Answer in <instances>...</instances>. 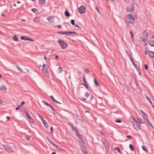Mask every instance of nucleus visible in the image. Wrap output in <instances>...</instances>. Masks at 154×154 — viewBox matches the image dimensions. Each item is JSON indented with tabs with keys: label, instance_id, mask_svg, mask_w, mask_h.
<instances>
[{
	"label": "nucleus",
	"instance_id": "ddd939ff",
	"mask_svg": "<svg viewBox=\"0 0 154 154\" xmlns=\"http://www.w3.org/2000/svg\"><path fill=\"white\" fill-rule=\"evenodd\" d=\"M146 122H147V123L150 125V126L151 127H152L154 129V128L153 127V126H152V125L151 123V122H150V121H149V120L148 117L146 118V119H145L144 120Z\"/></svg>",
	"mask_w": 154,
	"mask_h": 154
},
{
	"label": "nucleus",
	"instance_id": "e433bc0d",
	"mask_svg": "<svg viewBox=\"0 0 154 154\" xmlns=\"http://www.w3.org/2000/svg\"><path fill=\"white\" fill-rule=\"evenodd\" d=\"M83 79V82L86 84H87V82L86 81V80L85 77V75H84Z\"/></svg>",
	"mask_w": 154,
	"mask_h": 154
},
{
	"label": "nucleus",
	"instance_id": "37998d69",
	"mask_svg": "<svg viewBox=\"0 0 154 154\" xmlns=\"http://www.w3.org/2000/svg\"><path fill=\"white\" fill-rule=\"evenodd\" d=\"M115 122H118V123H120L122 122V121L120 119H118L117 120H115Z\"/></svg>",
	"mask_w": 154,
	"mask_h": 154
},
{
	"label": "nucleus",
	"instance_id": "6e6552de",
	"mask_svg": "<svg viewBox=\"0 0 154 154\" xmlns=\"http://www.w3.org/2000/svg\"><path fill=\"white\" fill-rule=\"evenodd\" d=\"M85 7L84 6L82 5L78 8V11L80 14H83L85 12Z\"/></svg>",
	"mask_w": 154,
	"mask_h": 154
},
{
	"label": "nucleus",
	"instance_id": "ea45409f",
	"mask_svg": "<svg viewBox=\"0 0 154 154\" xmlns=\"http://www.w3.org/2000/svg\"><path fill=\"white\" fill-rule=\"evenodd\" d=\"M81 149L84 154H88V153L86 150H83L82 149Z\"/></svg>",
	"mask_w": 154,
	"mask_h": 154
},
{
	"label": "nucleus",
	"instance_id": "f3484780",
	"mask_svg": "<svg viewBox=\"0 0 154 154\" xmlns=\"http://www.w3.org/2000/svg\"><path fill=\"white\" fill-rule=\"evenodd\" d=\"M39 2L40 5H43L45 3V0H39Z\"/></svg>",
	"mask_w": 154,
	"mask_h": 154
},
{
	"label": "nucleus",
	"instance_id": "8fccbe9b",
	"mask_svg": "<svg viewBox=\"0 0 154 154\" xmlns=\"http://www.w3.org/2000/svg\"><path fill=\"white\" fill-rule=\"evenodd\" d=\"M126 137L128 138L129 139H131L132 138V137L131 136H130V135H127L126 136Z\"/></svg>",
	"mask_w": 154,
	"mask_h": 154
},
{
	"label": "nucleus",
	"instance_id": "a211bd4d",
	"mask_svg": "<svg viewBox=\"0 0 154 154\" xmlns=\"http://www.w3.org/2000/svg\"><path fill=\"white\" fill-rule=\"evenodd\" d=\"M72 131L75 133V134L79 133L75 127H73L72 128Z\"/></svg>",
	"mask_w": 154,
	"mask_h": 154
},
{
	"label": "nucleus",
	"instance_id": "052dcab7",
	"mask_svg": "<svg viewBox=\"0 0 154 154\" xmlns=\"http://www.w3.org/2000/svg\"><path fill=\"white\" fill-rule=\"evenodd\" d=\"M125 52H126V54H127V55L129 56H130L131 55L129 54V53L128 52V51L126 50Z\"/></svg>",
	"mask_w": 154,
	"mask_h": 154
},
{
	"label": "nucleus",
	"instance_id": "a878e982",
	"mask_svg": "<svg viewBox=\"0 0 154 154\" xmlns=\"http://www.w3.org/2000/svg\"><path fill=\"white\" fill-rule=\"evenodd\" d=\"M149 44L151 46H154V41H151L149 42Z\"/></svg>",
	"mask_w": 154,
	"mask_h": 154
},
{
	"label": "nucleus",
	"instance_id": "680f3d73",
	"mask_svg": "<svg viewBox=\"0 0 154 154\" xmlns=\"http://www.w3.org/2000/svg\"><path fill=\"white\" fill-rule=\"evenodd\" d=\"M144 67H145V68L146 69V70H147L148 69V67L146 65H145V66H144Z\"/></svg>",
	"mask_w": 154,
	"mask_h": 154
},
{
	"label": "nucleus",
	"instance_id": "9b49d317",
	"mask_svg": "<svg viewBox=\"0 0 154 154\" xmlns=\"http://www.w3.org/2000/svg\"><path fill=\"white\" fill-rule=\"evenodd\" d=\"M103 143L104 146H105L106 150H108L109 149V145L107 140H104L103 141Z\"/></svg>",
	"mask_w": 154,
	"mask_h": 154
},
{
	"label": "nucleus",
	"instance_id": "cd10ccee",
	"mask_svg": "<svg viewBox=\"0 0 154 154\" xmlns=\"http://www.w3.org/2000/svg\"><path fill=\"white\" fill-rule=\"evenodd\" d=\"M129 147L131 150L134 151V147L132 145L130 144L129 145Z\"/></svg>",
	"mask_w": 154,
	"mask_h": 154
},
{
	"label": "nucleus",
	"instance_id": "864d4df0",
	"mask_svg": "<svg viewBox=\"0 0 154 154\" xmlns=\"http://www.w3.org/2000/svg\"><path fill=\"white\" fill-rule=\"evenodd\" d=\"M139 122H140V123H142V124L144 123V122H143V120L141 119H139Z\"/></svg>",
	"mask_w": 154,
	"mask_h": 154
},
{
	"label": "nucleus",
	"instance_id": "6ab92c4d",
	"mask_svg": "<svg viewBox=\"0 0 154 154\" xmlns=\"http://www.w3.org/2000/svg\"><path fill=\"white\" fill-rule=\"evenodd\" d=\"M42 122L43 123L44 126L45 127L47 128V127H48L49 125H48V123L47 122H46L45 121V120H44V121L43 120V121Z\"/></svg>",
	"mask_w": 154,
	"mask_h": 154
},
{
	"label": "nucleus",
	"instance_id": "20e7f679",
	"mask_svg": "<svg viewBox=\"0 0 154 154\" xmlns=\"http://www.w3.org/2000/svg\"><path fill=\"white\" fill-rule=\"evenodd\" d=\"M58 43L60 44L62 49H65L67 47L68 44L64 42L63 41L59 39L58 41Z\"/></svg>",
	"mask_w": 154,
	"mask_h": 154
},
{
	"label": "nucleus",
	"instance_id": "13d9d810",
	"mask_svg": "<svg viewBox=\"0 0 154 154\" xmlns=\"http://www.w3.org/2000/svg\"><path fill=\"white\" fill-rule=\"evenodd\" d=\"M28 40L29 41H31V42H34V40L33 39H32L31 38H28Z\"/></svg>",
	"mask_w": 154,
	"mask_h": 154
},
{
	"label": "nucleus",
	"instance_id": "79ce46f5",
	"mask_svg": "<svg viewBox=\"0 0 154 154\" xmlns=\"http://www.w3.org/2000/svg\"><path fill=\"white\" fill-rule=\"evenodd\" d=\"M50 130H51V134H53V127L51 126L50 127Z\"/></svg>",
	"mask_w": 154,
	"mask_h": 154
},
{
	"label": "nucleus",
	"instance_id": "b1692460",
	"mask_svg": "<svg viewBox=\"0 0 154 154\" xmlns=\"http://www.w3.org/2000/svg\"><path fill=\"white\" fill-rule=\"evenodd\" d=\"M32 11L35 13L37 14L38 13V11L37 9L35 8H33L32 9Z\"/></svg>",
	"mask_w": 154,
	"mask_h": 154
},
{
	"label": "nucleus",
	"instance_id": "6e6d98bb",
	"mask_svg": "<svg viewBox=\"0 0 154 154\" xmlns=\"http://www.w3.org/2000/svg\"><path fill=\"white\" fill-rule=\"evenodd\" d=\"M21 107L20 106V105L18 106L16 108V110H18Z\"/></svg>",
	"mask_w": 154,
	"mask_h": 154
},
{
	"label": "nucleus",
	"instance_id": "f03ea898",
	"mask_svg": "<svg viewBox=\"0 0 154 154\" xmlns=\"http://www.w3.org/2000/svg\"><path fill=\"white\" fill-rule=\"evenodd\" d=\"M134 18L133 16L131 15H128L125 18V20L128 23H133Z\"/></svg>",
	"mask_w": 154,
	"mask_h": 154
},
{
	"label": "nucleus",
	"instance_id": "58836bf2",
	"mask_svg": "<svg viewBox=\"0 0 154 154\" xmlns=\"http://www.w3.org/2000/svg\"><path fill=\"white\" fill-rule=\"evenodd\" d=\"M142 149L143 150L145 151L146 152H148L147 150L146 149V148L145 146H142Z\"/></svg>",
	"mask_w": 154,
	"mask_h": 154
},
{
	"label": "nucleus",
	"instance_id": "7ed1b4c3",
	"mask_svg": "<svg viewBox=\"0 0 154 154\" xmlns=\"http://www.w3.org/2000/svg\"><path fill=\"white\" fill-rule=\"evenodd\" d=\"M57 33L61 34H64L67 35H69L71 34H78L76 32L73 31H59L57 32Z\"/></svg>",
	"mask_w": 154,
	"mask_h": 154
},
{
	"label": "nucleus",
	"instance_id": "5fc2aeb1",
	"mask_svg": "<svg viewBox=\"0 0 154 154\" xmlns=\"http://www.w3.org/2000/svg\"><path fill=\"white\" fill-rule=\"evenodd\" d=\"M75 27H78L79 29H81V28L80 27H79V26L77 24H75V26H74Z\"/></svg>",
	"mask_w": 154,
	"mask_h": 154
},
{
	"label": "nucleus",
	"instance_id": "412c9836",
	"mask_svg": "<svg viewBox=\"0 0 154 154\" xmlns=\"http://www.w3.org/2000/svg\"><path fill=\"white\" fill-rule=\"evenodd\" d=\"M149 55L151 57L154 58V52L149 51Z\"/></svg>",
	"mask_w": 154,
	"mask_h": 154
},
{
	"label": "nucleus",
	"instance_id": "49530a36",
	"mask_svg": "<svg viewBox=\"0 0 154 154\" xmlns=\"http://www.w3.org/2000/svg\"><path fill=\"white\" fill-rule=\"evenodd\" d=\"M130 33L131 34V38L132 39H133L134 34H133L132 31H130Z\"/></svg>",
	"mask_w": 154,
	"mask_h": 154
},
{
	"label": "nucleus",
	"instance_id": "4be33fe9",
	"mask_svg": "<svg viewBox=\"0 0 154 154\" xmlns=\"http://www.w3.org/2000/svg\"><path fill=\"white\" fill-rule=\"evenodd\" d=\"M65 16L67 17H69L70 16V13L67 11H66L65 12Z\"/></svg>",
	"mask_w": 154,
	"mask_h": 154
},
{
	"label": "nucleus",
	"instance_id": "7c9ffc66",
	"mask_svg": "<svg viewBox=\"0 0 154 154\" xmlns=\"http://www.w3.org/2000/svg\"><path fill=\"white\" fill-rule=\"evenodd\" d=\"M63 70L62 67H59L58 69L57 70V71L59 72V73H60V72Z\"/></svg>",
	"mask_w": 154,
	"mask_h": 154
},
{
	"label": "nucleus",
	"instance_id": "2eb2a0df",
	"mask_svg": "<svg viewBox=\"0 0 154 154\" xmlns=\"http://www.w3.org/2000/svg\"><path fill=\"white\" fill-rule=\"evenodd\" d=\"M47 20L50 22L53 23L54 22V20L51 17H47Z\"/></svg>",
	"mask_w": 154,
	"mask_h": 154
},
{
	"label": "nucleus",
	"instance_id": "a19ab883",
	"mask_svg": "<svg viewBox=\"0 0 154 154\" xmlns=\"http://www.w3.org/2000/svg\"><path fill=\"white\" fill-rule=\"evenodd\" d=\"M85 72L86 73H88L90 72L87 69H85Z\"/></svg>",
	"mask_w": 154,
	"mask_h": 154
},
{
	"label": "nucleus",
	"instance_id": "c03bdc74",
	"mask_svg": "<svg viewBox=\"0 0 154 154\" xmlns=\"http://www.w3.org/2000/svg\"><path fill=\"white\" fill-rule=\"evenodd\" d=\"M76 116L78 119L80 120H81L82 118L78 114H76Z\"/></svg>",
	"mask_w": 154,
	"mask_h": 154
},
{
	"label": "nucleus",
	"instance_id": "774afa93",
	"mask_svg": "<svg viewBox=\"0 0 154 154\" xmlns=\"http://www.w3.org/2000/svg\"><path fill=\"white\" fill-rule=\"evenodd\" d=\"M6 118L7 119V120H8V121L9 120V119H10V117L8 116H6Z\"/></svg>",
	"mask_w": 154,
	"mask_h": 154
},
{
	"label": "nucleus",
	"instance_id": "4c0bfd02",
	"mask_svg": "<svg viewBox=\"0 0 154 154\" xmlns=\"http://www.w3.org/2000/svg\"><path fill=\"white\" fill-rule=\"evenodd\" d=\"M38 116L39 117L40 119H41L42 122L43 121V120H45L42 117L39 113L38 114Z\"/></svg>",
	"mask_w": 154,
	"mask_h": 154
},
{
	"label": "nucleus",
	"instance_id": "4d7b16f0",
	"mask_svg": "<svg viewBox=\"0 0 154 154\" xmlns=\"http://www.w3.org/2000/svg\"><path fill=\"white\" fill-rule=\"evenodd\" d=\"M25 103V102L24 101H23L21 103V104L20 105V106L21 107L23 106Z\"/></svg>",
	"mask_w": 154,
	"mask_h": 154
},
{
	"label": "nucleus",
	"instance_id": "0eeeda50",
	"mask_svg": "<svg viewBox=\"0 0 154 154\" xmlns=\"http://www.w3.org/2000/svg\"><path fill=\"white\" fill-rule=\"evenodd\" d=\"M25 114L26 116L27 117L28 119L29 120V122L31 123H33L34 122V120L30 116V115L29 114L28 112L27 111H26L25 112Z\"/></svg>",
	"mask_w": 154,
	"mask_h": 154
},
{
	"label": "nucleus",
	"instance_id": "4468645a",
	"mask_svg": "<svg viewBox=\"0 0 154 154\" xmlns=\"http://www.w3.org/2000/svg\"><path fill=\"white\" fill-rule=\"evenodd\" d=\"M140 111H141V112L143 115V117L144 120L146 118H146L148 117L147 114L146 113L144 112H143V111H142V110H140Z\"/></svg>",
	"mask_w": 154,
	"mask_h": 154
},
{
	"label": "nucleus",
	"instance_id": "0e129e2a",
	"mask_svg": "<svg viewBox=\"0 0 154 154\" xmlns=\"http://www.w3.org/2000/svg\"><path fill=\"white\" fill-rule=\"evenodd\" d=\"M86 100V98H82V100L83 101H85Z\"/></svg>",
	"mask_w": 154,
	"mask_h": 154
},
{
	"label": "nucleus",
	"instance_id": "3c124183",
	"mask_svg": "<svg viewBox=\"0 0 154 154\" xmlns=\"http://www.w3.org/2000/svg\"><path fill=\"white\" fill-rule=\"evenodd\" d=\"M146 98L149 100V102L150 103V104L151 105H152V102L151 101L150 99L147 97H146Z\"/></svg>",
	"mask_w": 154,
	"mask_h": 154
},
{
	"label": "nucleus",
	"instance_id": "de8ad7c7",
	"mask_svg": "<svg viewBox=\"0 0 154 154\" xmlns=\"http://www.w3.org/2000/svg\"><path fill=\"white\" fill-rule=\"evenodd\" d=\"M129 57L132 63L133 62H134V61L131 55L130 56H129Z\"/></svg>",
	"mask_w": 154,
	"mask_h": 154
},
{
	"label": "nucleus",
	"instance_id": "bb28decb",
	"mask_svg": "<svg viewBox=\"0 0 154 154\" xmlns=\"http://www.w3.org/2000/svg\"><path fill=\"white\" fill-rule=\"evenodd\" d=\"M0 89L2 90H6L7 89V88L4 85H2L0 88Z\"/></svg>",
	"mask_w": 154,
	"mask_h": 154
},
{
	"label": "nucleus",
	"instance_id": "f704fd0d",
	"mask_svg": "<svg viewBox=\"0 0 154 154\" xmlns=\"http://www.w3.org/2000/svg\"><path fill=\"white\" fill-rule=\"evenodd\" d=\"M34 20L35 22H39L40 21V19L39 17H36L35 19Z\"/></svg>",
	"mask_w": 154,
	"mask_h": 154
},
{
	"label": "nucleus",
	"instance_id": "2f4dec72",
	"mask_svg": "<svg viewBox=\"0 0 154 154\" xmlns=\"http://www.w3.org/2000/svg\"><path fill=\"white\" fill-rule=\"evenodd\" d=\"M16 66L18 69L21 72H23V71L22 70V69L20 68V67L17 65H16Z\"/></svg>",
	"mask_w": 154,
	"mask_h": 154
},
{
	"label": "nucleus",
	"instance_id": "bf43d9fd",
	"mask_svg": "<svg viewBox=\"0 0 154 154\" xmlns=\"http://www.w3.org/2000/svg\"><path fill=\"white\" fill-rule=\"evenodd\" d=\"M96 10L98 12L99 14H100V13L99 10V9L98 8V7H96Z\"/></svg>",
	"mask_w": 154,
	"mask_h": 154
},
{
	"label": "nucleus",
	"instance_id": "c9c22d12",
	"mask_svg": "<svg viewBox=\"0 0 154 154\" xmlns=\"http://www.w3.org/2000/svg\"><path fill=\"white\" fill-rule=\"evenodd\" d=\"M25 138V139L27 140H30V136L28 135H26Z\"/></svg>",
	"mask_w": 154,
	"mask_h": 154
},
{
	"label": "nucleus",
	"instance_id": "393cba45",
	"mask_svg": "<svg viewBox=\"0 0 154 154\" xmlns=\"http://www.w3.org/2000/svg\"><path fill=\"white\" fill-rule=\"evenodd\" d=\"M136 128H135V129L137 130H138L139 129H140V125L139 124L137 123L136 124Z\"/></svg>",
	"mask_w": 154,
	"mask_h": 154
},
{
	"label": "nucleus",
	"instance_id": "9d476101",
	"mask_svg": "<svg viewBox=\"0 0 154 154\" xmlns=\"http://www.w3.org/2000/svg\"><path fill=\"white\" fill-rule=\"evenodd\" d=\"M46 138L47 139V140L51 144L54 146L56 148H57L58 149H60L59 148V147H60L56 145L53 142H52L48 137H46Z\"/></svg>",
	"mask_w": 154,
	"mask_h": 154
},
{
	"label": "nucleus",
	"instance_id": "e2e57ef3",
	"mask_svg": "<svg viewBox=\"0 0 154 154\" xmlns=\"http://www.w3.org/2000/svg\"><path fill=\"white\" fill-rule=\"evenodd\" d=\"M49 107L51 108V109L53 110V111H55L54 109L53 108L51 105H50V106Z\"/></svg>",
	"mask_w": 154,
	"mask_h": 154
},
{
	"label": "nucleus",
	"instance_id": "69168bd1",
	"mask_svg": "<svg viewBox=\"0 0 154 154\" xmlns=\"http://www.w3.org/2000/svg\"><path fill=\"white\" fill-rule=\"evenodd\" d=\"M54 102V103H59V104H61V103L59 102H58V101H57L56 100H55V101Z\"/></svg>",
	"mask_w": 154,
	"mask_h": 154
},
{
	"label": "nucleus",
	"instance_id": "a18cd8bd",
	"mask_svg": "<svg viewBox=\"0 0 154 154\" xmlns=\"http://www.w3.org/2000/svg\"><path fill=\"white\" fill-rule=\"evenodd\" d=\"M89 93H88V92H87L85 93V96L86 97H89Z\"/></svg>",
	"mask_w": 154,
	"mask_h": 154
},
{
	"label": "nucleus",
	"instance_id": "aec40b11",
	"mask_svg": "<svg viewBox=\"0 0 154 154\" xmlns=\"http://www.w3.org/2000/svg\"><path fill=\"white\" fill-rule=\"evenodd\" d=\"M94 82L96 87H98L99 86V84L95 79H94Z\"/></svg>",
	"mask_w": 154,
	"mask_h": 154
},
{
	"label": "nucleus",
	"instance_id": "f257e3e1",
	"mask_svg": "<svg viewBox=\"0 0 154 154\" xmlns=\"http://www.w3.org/2000/svg\"><path fill=\"white\" fill-rule=\"evenodd\" d=\"M148 37V33L145 30H143L141 34V42H147Z\"/></svg>",
	"mask_w": 154,
	"mask_h": 154
},
{
	"label": "nucleus",
	"instance_id": "5701e85b",
	"mask_svg": "<svg viewBox=\"0 0 154 154\" xmlns=\"http://www.w3.org/2000/svg\"><path fill=\"white\" fill-rule=\"evenodd\" d=\"M28 38L25 37V36H21L20 37V39L22 40H28Z\"/></svg>",
	"mask_w": 154,
	"mask_h": 154
},
{
	"label": "nucleus",
	"instance_id": "c85d7f7f",
	"mask_svg": "<svg viewBox=\"0 0 154 154\" xmlns=\"http://www.w3.org/2000/svg\"><path fill=\"white\" fill-rule=\"evenodd\" d=\"M42 102L43 103V104H44L47 105V106H48L49 107L51 105L50 104H49L47 102H46L45 101L42 100Z\"/></svg>",
	"mask_w": 154,
	"mask_h": 154
},
{
	"label": "nucleus",
	"instance_id": "603ef678",
	"mask_svg": "<svg viewBox=\"0 0 154 154\" xmlns=\"http://www.w3.org/2000/svg\"><path fill=\"white\" fill-rule=\"evenodd\" d=\"M50 98L54 101V102L55 101V100L54 99L53 96L51 95L50 96Z\"/></svg>",
	"mask_w": 154,
	"mask_h": 154
},
{
	"label": "nucleus",
	"instance_id": "09e8293b",
	"mask_svg": "<svg viewBox=\"0 0 154 154\" xmlns=\"http://www.w3.org/2000/svg\"><path fill=\"white\" fill-rule=\"evenodd\" d=\"M53 27H58V28H61V26L60 25H57V26L54 25V26H53Z\"/></svg>",
	"mask_w": 154,
	"mask_h": 154
},
{
	"label": "nucleus",
	"instance_id": "c756f323",
	"mask_svg": "<svg viewBox=\"0 0 154 154\" xmlns=\"http://www.w3.org/2000/svg\"><path fill=\"white\" fill-rule=\"evenodd\" d=\"M13 38L14 40L15 41H18V38L16 35H15Z\"/></svg>",
	"mask_w": 154,
	"mask_h": 154
},
{
	"label": "nucleus",
	"instance_id": "39448f33",
	"mask_svg": "<svg viewBox=\"0 0 154 154\" xmlns=\"http://www.w3.org/2000/svg\"><path fill=\"white\" fill-rule=\"evenodd\" d=\"M77 137L79 139V142L81 143L82 145L83 146L85 145V142L84 140L82 137L83 136L80 134L79 133L76 134Z\"/></svg>",
	"mask_w": 154,
	"mask_h": 154
},
{
	"label": "nucleus",
	"instance_id": "473e14b6",
	"mask_svg": "<svg viewBox=\"0 0 154 154\" xmlns=\"http://www.w3.org/2000/svg\"><path fill=\"white\" fill-rule=\"evenodd\" d=\"M114 149L117 151H118V152L119 153H121V151L119 147H115V148H114Z\"/></svg>",
	"mask_w": 154,
	"mask_h": 154
},
{
	"label": "nucleus",
	"instance_id": "dca6fc26",
	"mask_svg": "<svg viewBox=\"0 0 154 154\" xmlns=\"http://www.w3.org/2000/svg\"><path fill=\"white\" fill-rule=\"evenodd\" d=\"M130 120L131 122L133 124V125L134 126V128H135V124L134 123V122H135V119L134 118H132L131 117H130Z\"/></svg>",
	"mask_w": 154,
	"mask_h": 154
},
{
	"label": "nucleus",
	"instance_id": "1a4fd4ad",
	"mask_svg": "<svg viewBox=\"0 0 154 154\" xmlns=\"http://www.w3.org/2000/svg\"><path fill=\"white\" fill-rule=\"evenodd\" d=\"M3 147L5 148L6 151H8L10 152H11L13 151L12 148L8 146L3 145Z\"/></svg>",
	"mask_w": 154,
	"mask_h": 154
},
{
	"label": "nucleus",
	"instance_id": "423d86ee",
	"mask_svg": "<svg viewBox=\"0 0 154 154\" xmlns=\"http://www.w3.org/2000/svg\"><path fill=\"white\" fill-rule=\"evenodd\" d=\"M42 71L45 73V75L47 76L49 75L48 71L46 65L44 64L42 66Z\"/></svg>",
	"mask_w": 154,
	"mask_h": 154
},
{
	"label": "nucleus",
	"instance_id": "338daca9",
	"mask_svg": "<svg viewBox=\"0 0 154 154\" xmlns=\"http://www.w3.org/2000/svg\"><path fill=\"white\" fill-rule=\"evenodd\" d=\"M88 85L86 84H85V86L86 87V88H87V89H88Z\"/></svg>",
	"mask_w": 154,
	"mask_h": 154
},
{
	"label": "nucleus",
	"instance_id": "f8f14e48",
	"mask_svg": "<svg viewBox=\"0 0 154 154\" xmlns=\"http://www.w3.org/2000/svg\"><path fill=\"white\" fill-rule=\"evenodd\" d=\"M126 9L127 12H130L134 10V7L133 6L131 7H127Z\"/></svg>",
	"mask_w": 154,
	"mask_h": 154
},
{
	"label": "nucleus",
	"instance_id": "72a5a7b5",
	"mask_svg": "<svg viewBox=\"0 0 154 154\" xmlns=\"http://www.w3.org/2000/svg\"><path fill=\"white\" fill-rule=\"evenodd\" d=\"M71 24L73 26H75V23L74 20L73 19H72L70 21Z\"/></svg>",
	"mask_w": 154,
	"mask_h": 154
}]
</instances>
